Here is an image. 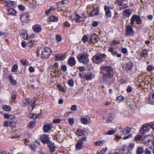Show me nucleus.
I'll return each instance as SVG.
<instances>
[{
  "label": "nucleus",
  "mask_w": 154,
  "mask_h": 154,
  "mask_svg": "<svg viewBox=\"0 0 154 154\" xmlns=\"http://www.w3.org/2000/svg\"><path fill=\"white\" fill-rule=\"evenodd\" d=\"M52 51L51 48L48 47H45L42 50L41 56L42 58L47 59L51 55Z\"/></svg>",
  "instance_id": "nucleus-3"
},
{
  "label": "nucleus",
  "mask_w": 154,
  "mask_h": 154,
  "mask_svg": "<svg viewBox=\"0 0 154 154\" xmlns=\"http://www.w3.org/2000/svg\"><path fill=\"white\" fill-rule=\"evenodd\" d=\"M2 109L6 111H10L11 109V108L10 106L6 105H3Z\"/></svg>",
  "instance_id": "nucleus-34"
},
{
  "label": "nucleus",
  "mask_w": 154,
  "mask_h": 154,
  "mask_svg": "<svg viewBox=\"0 0 154 154\" xmlns=\"http://www.w3.org/2000/svg\"><path fill=\"white\" fill-rule=\"evenodd\" d=\"M143 148L141 147H139L137 149V154H143Z\"/></svg>",
  "instance_id": "nucleus-36"
},
{
  "label": "nucleus",
  "mask_w": 154,
  "mask_h": 154,
  "mask_svg": "<svg viewBox=\"0 0 154 154\" xmlns=\"http://www.w3.org/2000/svg\"><path fill=\"white\" fill-rule=\"evenodd\" d=\"M31 103V100L27 98L22 101L21 106L23 107H26L30 104Z\"/></svg>",
  "instance_id": "nucleus-11"
},
{
  "label": "nucleus",
  "mask_w": 154,
  "mask_h": 154,
  "mask_svg": "<svg viewBox=\"0 0 154 154\" xmlns=\"http://www.w3.org/2000/svg\"><path fill=\"white\" fill-rule=\"evenodd\" d=\"M14 2H13L10 1H6V4L8 7H11L13 5Z\"/></svg>",
  "instance_id": "nucleus-44"
},
{
  "label": "nucleus",
  "mask_w": 154,
  "mask_h": 154,
  "mask_svg": "<svg viewBox=\"0 0 154 154\" xmlns=\"http://www.w3.org/2000/svg\"><path fill=\"white\" fill-rule=\"evenodd\" d=\"M81 121L82 123L84 124H88V120L86 118H83L81 119Z\"/></svg>",
  "instance_id": "nucleus-40"
},
{
  "label": "nucleus",
  "mask_w": 154,
  "mask_h": 154,
  "mask_svg": "<svg viewBox=\"0 0 154 154\" xmlns=\"http://www.w3.org/2000/svg\"><path fill=\"white\" fill-rule=\"evenodd\" d=\"M57 88L62 92H66V90L61 85H57Z\"/></svg>",
  "instance_id": "nucleus-39"
},
{
  "label": "nucleus",
  "mask_w": 154,
  "mask_h": 154,
  "mask_svg": "<svg viewBox=\"0 0 154 154\" xmlns=\"http://www.w3.org/2000/svg\"><path fill=\"white\" fill-rule=\"evenodd\" d=\"M55 57L56 58L55 60L56 61L63 60L65 58L64 56L60 54H56L55 55Z\"/></svg>",
  "instance_id": "nucleus-26"
},
{
  "label": "nucleus",
  "mask_w": 154,
  "mask_h": 154,
  "mask_svg": "<svg viewBox=\"0 0 154 154\" xmlns=\"http://www.w3.org/2000/svg\"><path fill=\"white\" fill-rule=\"evenodd\" d=\"M100 73L103 74V80L107 81L113 75V69L110 66H103L100 67Z\"/></svg>",
  "instance_id": "nucleus-1"
},
{
  "label": "nucleus",
  "mask_w": 154,
  "mask_h": 154,
  "mask_svg": "<svg viewBox=\"0 0 154 154\" xmlns=\"http://www.w3.org/2000/svg\"><path fill=\"white\" fill-rule=\"evenodd\" d=\"M98 24V22L96 21H94L92 22V25L93 27H96Z\"/></svg>",
  "instance_id": "nucleus-61"
},
{
  "label": "nucleus",
  "mask_w": 154,
  "mask_h": 154,
  "mask_svg": "<svg viewBox=\"0 0 154 154\" xmlns=\"http://www.w3.org/2000/svg\"><path fill=\"white\" fill-rule=\"evenodd\" d=\"M104 143V141L103 140L98 141L94 142V144L96 146H102Z\"/></svg>",
  "instance_id": "nucleus-33"
},
{
  "label": "nucleus",
  "mask_w": 154,
  "mask_h": 154,
  "mask_svg": "<svg viewBox=\"0 0 154 154\" xmlns=\"http://www.w3.org/2000/svg\"><path fill=\"white\" fill-rule=\"evenodd\" d=\"M68 121L69 124L71 125H73L74 123V119L73 118H69Z\"/></svg>",
  "instance_id": "nucleus-41"
},
{
  "label": "nucleus",
  "mask_w": 154,
  "mask_h": 154,
  "mask_svg": "<svg viewBox=\"0 0 154 154\" xmlns=\"http://www.w3.org/2000/svg\"><path fill=\"white\" fill-rule=\"evenodd\" d=\"M8 12V14L9 15H11L12 16H15L16 15V12L15 10L10 8L7 9Z\"/></svg>",
  "instance_id": "nucleus-23"
},
{
  "label": "nucleus",
  "mask_w": 154,
  "mask_h": 154,
  "mask_svg": "<svg viewBox=\"0 0 154 154\" xmlns=\"http://www.w3.org/2000/svg\"><path fill=\"white\" fill-rule=\"evenodd\" d=\"M61 120L60 119H55L53 120V122L54 123H58L60 122Z\"/></svg>",
  "instance_id": "nucleus-57"
},
{
  "label": "nucleus",
  "mask_w": 154,
  "mask_h": 154,
  "mask_svg": "<svg viewBox=\"0 0 154 154\" xmlns=\"http://www.w3.org/2000/svg\"><path fill=\"white\" fill-rule=\"evenodd\" d=\"M41 141L44 143H50L49 142V138L48 135L44 134L41 137Z\"/></svg>",
  "instance_id": "nucleus-15"
},
{
  "label": "nucleus",
  "mask_w": 154,
  "mask_h": 154,
  "mask_svg": "<svg viewBox=\"0 0 154 154\" xmlns=\"http://www.w3.org/2000/svg\"><path fill=\"white\" fill-rule=\"evenodd\" d=\"M56 39L58 42H60L62 40V38L60 35H57L56 36Z\"/></svg>",
  "instance_id": "nucleus-55"
},
{
  "label": "nucleus",
  "mask_w": 154,
  "mask_h": 154,
  "mask_svg": "<svg viewBox=\"0 0 154 154\" xmlns=\"http://www.w3.org/2000/svg\"><path fill=\"white\" fill-rule=\"evenodd\" d=\"M113 119V117L111 115L109 116V117L107 118L106 122L107 123L111 122Z\"/></svg>",
  "instance_id": "nucleus-48"
},
{
  "label": "nucleus",
  "mask_w": 154,
  "mask_h": 154,
  "mask_svg": "<svg viewBox=\"0 0 154 154\" xmlns=\"http://www.w3.org/2000/svg\"><path fill=\"white\" fill-rule=\"evenodd\" d=\"M72 17V20L76 21L77 22H79L83 21L82 17H80L79 15L76 14H73Z\"/></svg>",
  "instance_id": "nucleus-12"
},
{
  "label": "nucleus",
  "mask_w": 154,
  "mask_h": 154,
  "mask_svg": "<svg viewBox=\"0 0 154 154\" xmlns=\"http://www.w3.org/2000/svg\"><path fill=\"white\" fill-rule=\"evenodd\" d=\"M145 154H151V152L149 149L146 148L145 149V151L144 152Z\"/></svg>",
  "instance_id": "nucleus-62"
},
{
  "label": "nucleus",
  "mask_w": 154,
  "mask_h": 154,
  "mask_svg": "<svg viewBox=\"0 0 154 154\" xmlns=\"http://www.w3.org/2000/svg\"><path fill=\"white\" fill-rule=\"evenodd\" d=\"M13 122L12 121H5L4 122L3 126L4 127H12V124Z\"/></svg>",
  "instance_id": "nucleus-29"
},
{
  "label": "nucleus",
  "mask_w": 154,
  "mask_h": 154,
  "mask_svg": "<svg viewBox=\"0 0 154 154\" xmlns=\"http://www.w3.org/2000/svg\"><path fill=\"white\" fill-rule=\"evenodd\" d=\"M133 66V63L129 62L125 64L123 66V69L126 70L128 71L131 70Z\"/></svg>",
  "instance_id": "nucleus-13"
},
{
  "label": "nucleus",
  "mask_w": 154,
  "mask_h": 154,
  "mask_svg": "<svg viewBox=\"0 0 154 154\" xmlns=\"http://www.w3.org/2000/svg\"><path fill=\"white\" fill-rule=\"evenodd\" d=\"M116 40H113L110 43V46L109 47L108 50L109 52H111L112 54L115 55H116V51H114L115 48L116 47Z\"/></svg>",
  "instance_id": "nucleus-9"
},
{
  "label": "nucleus",
  "mask_w": 154,
  "mask_h": 154,
  "mask_svg": "<svg viewBox=\"0 0 154 154\" xmlns=\"http://www.w3.org/2000/svg\"><path fill=\"white\" fill-rule=\"evenodd\" d=\"M132 11L130 9L125 10L123 13V15L127 17H129L132 13Z\"/></svg>",
  "instance_id": "nucleus-17"
},
{
  "label": "nucleus",
  "mask_w": 154,
  "mask_h": 154,
  "mask_svg": "<svg viewBox=\"0 0 154 154\" xmlns=\"http://www.w3.org/2000/svg\"><path fill=\"white\" fill-rule=\"evenodd\" d=\"M115 133V131L113 130H110L106 134L111 135L114 134Z\"/></svg>",
  "instance_id": "nucleus-54"
},
{
  "label": "nucleus",
  "mask_w": 154,
  "mask_h": 154,
  "mask_svg": "<svg viewBox=\"0 0 154 154\" xmlns=\"http://www.w3.org/2000/svg\"><path fill=\"white\" fill-rule=\"evenodd\" d=\"M18 69V66L17 65L15 64L12 67L11 69V71L13 72H15L17 71Z\"/></svg>",
  "instance_id": "nucleus-49"
},
{
  "label": "nucleus",
  "mask_w": 154,
  "mask_h": 154,
  "mask_svg": "<svg viewBox=\"0 0 154 154\" xmlns=\"http://www.w3.org/2000/svg\"><path fill=\"white\" fill-rule=\"evenodd\" d=\"M83 145L82 141L79 140L77 143L76 147L77 149L79 150L82 149Z\"/></svg>",
  "instance_id": "nucleus-28"
},
{
  "label": "nucleus",
  "mask_w": 154,
  "mask_h": 154,
  "mask_svg": "<svg viewBox=\"0 0 154 154\" xmlns=\"http://www.w3.org/2000/svg\"><path fill=\"white\" fill-rule=\"evenodd\" d=\"M99 13V12L95 8H94L90 14L89 16L90 17H94V16H96L98 15Z\"/></svg>",
  "instance_id": "nucleus-27"
},
{
  "label": "nucleus",
  "mask_w": 154,
  "mask_h": 154,
  "mask_svg": "<svg viewBox=\"0 0 154 154\" xmlns=\"http://www.w3.org/2000/svg\"><path fill=\"white\" fill-rule=\"evenodd\" d=\"M61 69L62 71L65 72L67 70V67L65 65H63L61 66Z\"/></svg>",
  "instance_id": "nucleus-59"
},
{
  "label": "nucleus",
  "mask_w": 154,
  "mask_h": 154,
  "mask_svg": "<svg viewBox=\"0 0 154 154\" xmlns=\"http://www.w3.org/2000/svg\"><path fill=\"white\" fill-rule=\"evenodd\" d=\"M86 133V132L85 131L82 130L80 129H78L75 132L76 134L79 136L85 135Z\"/></svg>",
  "instance_id": "nucleus-21"
},
{
  "label": "nucleus",
  "mask_w": 154,
  "mask_h": 154,
  "mask_svg": "<svg viewBox=\"0 0 154 154\" xmlns=\"http://www.w3.org/2000/svg\"><path fill=\"white\" fill-rule=\"evenodd\" d=\"M70 25V23L67 21H66L63 23V26L64 28H65L66 27H69Z\"/></svg>",
  "instance_id": "nucleus-47"
},
{
  "label": "nucleus",
  "mask_w": 154,
  "mask_h": 154,
  "mask_svg": "<svg viewBox=\"0 0 154 154\" xmlns=\"http://www.w3.org/2000/svg\"><path fill=\"white\" fill-rule=\"evenodd\" d=\"M20 36L24 39H27L28 38V35L25 31L23 32L20 33Z\"/></svg>",
  "instance_id": "nucleus-37"
},
{
  "label": "nucleus",
  "mask_w": 154,
  "mask_h": 154,
  "mask_svg": "<svg viewBox=\"0 0 154 154\" xmlns=\"http://www.w3.org/2000/svg\"><path fill=\"white\" fill-rule=\"evenodd\" d=\"M18 7L19 9L22 11H24L25 10V7L22 5H19Z\"/></svg>",
  "instance_id": "nucleus-50"
},
{
  "label": "nucleus",
  "mask_w": 154,
  "mask_h": 154,
  "mask_svg": "<svg viewBox=\"0 0 154 154\" xmlns=\"http://www.w3.org/2000/svg\"><path fill=\"white\" fill-rule=\"evenodd\" d=\"M124 98L123 96L120 95L117 97L116 100L119 102H121L124 100Z\"/></svg>",
  "instance_id": "nucleus-45"
},
{
  "label": "nucleus",
  "mask_w": 154,
  "mask_h": 154,
  "mask_svg": "<svg viewBox=\"0 0 154 154\" xmlns=\"http://www.w3.org/2000/svg\"><path fill=\"white\" fill-rule=\"evenodd\" d=\"M132 91V88L131 87L128 86L127 88V91L128 93H130Z\"/></svg>",
  "instance_id": "nucleus-64"
},
{
  "label": "nucleus",
  "mask_w": 154,
  "mask_h": 154,
  "mask_svg": "<svg viewBox=\"0 0 154 154\" xmlns=\"http://www.w3.org/2000/svg\"><path fill=\"white\" fill-rule=\"evenodd\" d=\"M30 117H32L34 119H36L38 116L36 114H31L30 116Z\"/></svg>",
  "instance_id": "nucleus-60"
},
{
  "label": "nucleus",
  "mask_w": 154,
  "mask_h": 154,
  "mask_svg": "<svg viewBox=\"0 0 154 154\" xmlns=\"http://www.w3.org/2000/svg\"><path fill=\"white\" fill-rule=\"evenodd\" d=\"M128 149L127 146H125L120 149L119 152L121 154H128Z\"/></svg>",
  "instance_id": "nucleus-20"
},
{
  "label": "nucleus",
  "mask_w": 154,
  "mask_h": 154,
  "mask_svg": "<svg viewBox=\"0 0 154 154\" xmlns=\"http://www.w3.org/2000/svg\"><path fill=\"white\" fill-rule=\"evenodd\" d=\"M35 122L34 121H31L27 125L28 128L32 129L35 126Z\"/></svg>",
  "instance_id": "nucleus-32"
},
{
  "label": "nucleus",
  "mask_w": 154,
  "mask_h": 154,
  "mask_svg": "<svg viewBox=\"0 0 154 154\" xmlns=\"http://www.w3.org/2000/svg\"><path fill=\"white\" fill-rule=\"evenodd\" d=\"M8 78L9 80L12 85H15L17 83L16 81L13 79V77L11 75H9Z\"/></svg>",
  "instance_id": "nucleus-30"
},
{
  "label": "nucleus",
  "mask_w": 154,
  "mask_h": 154,
  "mask_svg": "<svg viewBox=\"0 0 154 154\" xmlns=\"http://www.w3.org/2000/svg\"><path fill=\"white\" fill-rule=\"evenodd\" d=\"M74 81L72 79H69L68 82V85L70 87H72L74 86Z\"/></svg>",
  "instance_id": "nucleus-46"
},
{
  "label": "nucleus",
  "mask_w": 154,
  "mask_h": 154,
  "mask_svg": "<svg viewBox=\"0 0 154 154\" xmlns=\"http://www.w3.org/2000/svg\"><path fill=\"white\" fill-rule=\"evenodd\" d=\"M85 79L87 81L91 80L92 78V75L91 74H84Z\"/></svg>",
  "instance_id": "nucleus-31"
},
{
  "label": "nucleus",
  "mask_w": 154,
  "mask_h": 154,
  "mask_svg": "<svg viewBox=\"0 0 154 154\" xmlns=\"http://www.w3.org/2000/svg\"><path fill=\"white\" fill-rule=\"evenodd\" d=\"M32 29L34 32L38 33L41 31L42 28L39 25H36L32 26Z\"/></svg>",
  "instance_id": "nucleus-19"
},
{
  "label": "nucleus",
  "mask_w": 154,
  "mask_h": 154,
  "mask_svg": "<svg viewBox=\"0 0 154 154\" xmlns=\"http://www.w3.org/2000/svg\"><path fill=\"white\" fill-rule=\"evenodd\" d=\"M134 146V144L133 143H131L129 144L128 146V149L130 150H132Z\"/></svg>",
  "instance_id": "nucleus-51"
},
{
  "label": "nucleus",
  "mask_w": 154,
  "mask_h": 154,
  "mask_svg": "<svg viewBox=\"0 0 154 154\" xmlns=\"http://www.w3.org/2000/svg\"><path fill=\"white\" fill-rule=\"evenodd\" d=\"M48 146L50 149V151L52 152H54L55 150V147L54 144L53 143H49L48 144Z\"/></svg>",
  "instance_id": "nucleus-25"
},
{
  "label": "nucleus",
  "mask_w": 154,
  "mask_h": 154,
  "mask_svg": "<svg viewBox=\"0 0 154 154\" xmlns=\"http://www.w3.org/2000/svg\"><path fill=\"white\" fill-rule=\"evenodd\" d=\"M99 37L96 34H94L91 35L90 39V42L91 43H95L99 40Z\"/></svg>",
  "instance_id": "nucleus-16"
},
{
  "label": "nucleus",
  "mask_w": 154,
  "mask_h": 154,
  "mask_svg": "<svg viewBox=\"0 0 154 154\" xmlns=\"http://www.w3.org/2000/svg\"><path fill=\"white\" fill-rule=\"evenodd\" d=\"M142 138V136L140 135H138L134 137V140L137 142L140 140Z\"/></svg>",
  "instance_id": "nucleus-43"
},
{
  "label": "nucleus",
  "mask_w": 154,
  "mask_h": 154,
  "mask_svg": "<svg viewBox=\"0 0 154 154\" xmlns=\"http://www.w3.org/2000/svg\"><path fill=\"white\" fill-rule=\"evenodd\" d=\"M133 26L129 25H127L126 26L125 33L127 36H130L134 35L135 32L132 28Z\"/></svg>",
  "instance_id": "nucleus-7"
},
{
  "label": "nucleus",
  "mask_w": 154,
  "mask_h": 154,
  "mask_svg": "<svg viewBox=\"0 0 154 154\" xmlns=\"http://www.w3.org/2000/svg\"><path fill=\"white\" fill-rule=\"evenodd\" d=\"M58 20V18L57 17L54 16H52L50 17L49 20L48 21L51 22H57Z\"/></svg>",
  "instance_id": "nucleus-35"
},
{
  "label": "nucleus",
  "mask_w": 154,
  "mask_h": 154,
  "mask_svg": "<svg viewBox=\"0 0 154 154\" xmlns=\"http://www.w3.org/2000/svg\"><path fill=\"white\" fill-rule=\"evenodd\" d=\"M68 64L71 66H74L76 63V61L74 57H70L68 61Z\"/></svg>",
  "instance_id": "nucleus-18"
},
{
  "label": "nucleus",
  "mask_w": 154,
  "mask_h": 154,
  "mask_svg": "<svg viewBox=\"0 0 154 154\" xmlns=\"http://www.w3.org/2000/svg\"><path fill=\"white\" fill-rule=\"evenodd\" d=\"M88 39L87 36L85 35H84L82 38V40L84 43H85L88 41Z\"/></svg>",
  "instance_id": "nucleus-52"
},
{
  "label": "nucleus",
  "mask_w": 154,
  "mask_h": 154,
  "mask_svg": "<svg viewBox=\"0 0 154 154\" xmlns=\"http://www.w3.org/2000/svg\"><path fill=\"white\" fill-rule=\"evenodd\" d=\"M122 52L124 54H126L127 53L128 50L127 48H122L121 49Z\"/></svg>",
  "instance_id": "nucleus-63"
},
{
  "label": "nucleus",
  "mask_w": 154,
  "mask_h": 154,
  "mask_svg": "<svg viewBox=\"0 0 154 154\" xmlns=\"http://www.w3.org/2000/svg\"><path fill=\"white\" fill-rule=\"evenodd\" d=\"M104 9L105 11V16L108 18L112 16V13L110 11L109 7L106 5L104 7Z\"/></svg>",
  "instance_id": "nucleus-14"
},
{
  "label": "nucleus",
  "mask_w": 154,
  "mask_h": 154,
  "mask_svg": "<svg viewBox=\"0 0 154 154\" xmlns=\"http://www.w3.org/2000/svg\"><path fill=\"white\" fill-rule=\"evenodd\" d=\"M105 57V55L104 54H97L93 57L92 60L94 63L99 64L102 62L103 58Z\"/></svg>",
  "instance_id": "nucleus-4"
},
{
  "label": "nucleus",
  "mask_w": 154,
  "mask_h": 154,
  "mask_svg": "<svg viewBox=\"0 0 154 154\" xmlns=\"http://www.w3.org/2000/svg\"><path fill=\"white\" fill-rule=\"evenodd\" d=\"M142 57L145 58L147 55V51L146 50H143L141 53Z\"/></svg>",
  "instance_id": "nucleus-38"
},
{
  "label": "nucleus",
  "mask_w": 154,
  "mask_h": 154,
  "mask_svg": "<svg viewBox=\"0 0 154 154\" xmlns=\"http://www.w3.org/2000/svg\"><path fill=\"white\" fill-rule=\"evenodd\" d=\"M135 21L137 24H140L141 23V19L138 16L135 15L133 16L130 20V23L131 26H134V22Z\"/></svg>",
  "instance_id": "nucleus-6"
},
{
  "label": "nucleus",
  "mask_w": 154,
  "mask_h": 154,
  "mask_svg": "<svg viewBox=\"0 0 154 154\" xmlns=\"http://www.w3.org/2000/svg\"><path fill=\"white\" fill-rule=\"evenodd\" d=\"M51 126L49 125H44L43 129L45 132H48L51 129Z\"/></svg>",
  "instance_id": "nucleus-22"
},
{
  "label": "nucleus",
  "mask_w": 154,
  "mask_h": 154,
  "mask_svg": "<svg viewBox=\"0 0 154 154\" xmlns=\"http://www.w3.org/2000/svg\"><path fill=\"white\" fill-rule=\"evenodd\" d=\"M70 109L73 111H76L77 109V106L75 105H72Z\"/></svg>",
  "instance_id": "nucleus-53"
},
{
  "label": "nucleus",
  "mask_w": 154,
  "mask_h": 154,
  "mask_svg": "<svg viewBox=\"0 0 154 154\" xmlns=\"http://www.w3.org/2000/svg\"><path fill=\"white\" fill-rule=\"evenodd\" d=\"M88 54L87 53H82L78 55L77 58L79 61L83 64H87L89 62Z\"/></svg>",
  "instance_id": "nucleus-2"
},
{
  "label": "nucleus",
  "mask_w": 154,
  "mask_h": 154,
  "mask_svg": "<svg viewBox=\"0 0 154 154\" xmlns=\"http://www.w3.org/2000/svg\"><path fill=\"white\" fill-rule=\"evenodd\" d=\"M149 126L148 125H144L140 130L141 134H143L149 132Z\"/></svg>",
  "instance_id": "nucleus-10"
},
{
  "label": "nucleus",
  "mask_w": 154,
  "mask_h": 154,
  "mask_svg": "<svg viewBox=\"0 0 154 154\" xmlns=\"http://www.w3.org/2000/svg\"><path fill=\"white\" fill-rule=\"evenodd\" d=\"M130 130L131 129L129 127H126L123 130L119 128L118 132L116 134V139H117V137L119 138H121L123 134L125 135L129 133Z\"/></svg>",
  "instance_id": "nucleus-5"
},
{
  "label": "nucleus",
  "mask_w": 154,
  "mask_h": 154,
  "mask_svg": "<svg viewBox=\"0 0 154 154\" xmlns=\"http://www.w3.org/2000/svg\"><path fill=\"white\" fill-rule=\"evenodd\" d=\"M149 103V104H153L154 103V92L151 93L149 95L148 99Z\"/></svg>",
  "instance_id": "nucleus-24"
},
{
  "label": "nucleus",
  "mask_w": 154,
  "mask_h": 154,
  "mask_svg": "<svg viewBox=\"0 0 154 154\" xmlns=\"http://www.w3.org/2000/svg\"><path fill=\"white\" fill-rule=\"evenodd\" d=\"M57 6L58 7L60 8H61L63 7L64 6L62 4V3L60 2H58L57 3Z\"/></svg>",
  "instance_id": "nucleus-58"
},
{
  "label": "nucleus",
  "mask_w": 154,
  "mask_h": 154,
  "mask_svg": "<svg viewBox=\"0 0 154 154\" xmlns=\"http://www.w3.org/2000/svg\"><path fill=\"white\" fill-rule=\"evenodd\" d=\"M147 70L149 72H150L154 69V66L152 65H149L146 68Z\"/></svg>",
  "instance_id": "nucleus-42"
},
{
  "label": "nucleus",
  "mask_w": 154,
  "mask_h": 154,
  "mask_svg": "<svg viewBox=\"0 0 154 154\" xmlns=\"http://www.w3.org/2000/svg\"><path fill=\"white\" fill-rule=\"evenodd\" d=\"M20 19L22 23H27L29 20V15L27 13H22L20 15Z\"/></svg>",
  "instance_id": "nucleus-8"
},
{
  "label": "nucleus",
  "mask_w": 154,
  "mask_h": 154,
  "mask_svg": "<svg viewBox=\"0 0 154 154\" xmlns=\"http://www.w3.org/2000/svg\"><path fill=\"white\" fill-rule=\"evenodd\" d=\"M21 63L23 65H26L28 64V62L26 60H21Z\"/></svg>",
  "instance_id": "nucleus-56"
}]
</instances>
